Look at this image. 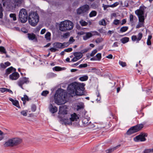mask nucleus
<instances>
[{
	"label": "nucleus",
	"instance_id": "obj_8",
	"mask_svg": "<svg viewBox=\"0 0 153 153\" xmlns=\"http://www.w3.org/2000/svg\"><path fill=\"white\" fill-rule=\"evenodd\" d=\"M147 134L146 133H141L139 135L136 136L134 138V141L137 142L140 140V141H144L146 140L145 137H146Z\"/></svg>",
	"mask_w": 153,
	"mask_h": 153
},
{
	"label": "nucleus",
	"instance_id": "obj_33",
	"mask_svg": "<svg viewBox=\"0 0 153 153\" xmlns=\"http://www.w3.org/2000/svg\"><path fill=\"white\" fill-rule=\"evenodd\" d=\"M5 134L0 130V141L2 140L4 137Z\"/></svg>",
	"mask_w": 153,
	"mask_h": 153
},
{
	"label": "nucleus",
	"instance_id": "obj_5",
	"mask_svg": "<svg viewBox=\"0 0 153 153\" xmlns=\"http://www.w3.org/2000/svg\"><path fill=\"white\" fill-rule=\"evenodd\" d=\"M22 139L17 137L12 138L9 139L4 144L5 147H13L17 146L21 144L22 142Z\"/></svg>",
	"mask_w": 153,
	"mask_h": 153
},
{
	"label": "nucleus",
	"instance_id": "obj_14",
	"mask_svg": "<svg viewBox=\"0 0 153 153\" xmlns=\"http://www.w3.org/2000/svg\"><path fill=\"white\" fill-rule=\"evenodd\" d=\"M135 12V13L138 16H144V9H138L136 10Z\"/></svg>",
	"mask_w": 153,
	"mask_h": 153
},
{
	"label": "nucleus",
	"instance_id": "obj_44",
	"mask_svg": "<svg viewBox=\"0 0 153 153\" xmlns=\"http://www.w3.org/2000/svg\"><path fill=\"white\" fill-rule=\"evenodd\" d=\"M134 17L133 15L130 14L129 16V19L130 21V22L133 23V22Z\"/></svg>",
	"mask_w": 153,
	"mask_h": 153
},
{
	"label": "nucleus",
	"instance_id": "obj_45",
	"mask_svg": "<svg viewBox=\"0 0 153 153\" xmlns=\"http://www.w3.org/2000/svg\"><path fill=\"white\" fill-rule=\"evenodd\" d=\"M22 100L23 101H25V100L29 101V98L26 95H24V97L22 98Z\"/></svg>",
	"mask_w": 153,
	"mask_h": 153
},
{
	"label": "nucleus",
	"instance_id": "obj_37",
	"mask_svg": "<svg viewBox=\"0 0 153 153\" xmlns=\"http://www.w3.org/2000/svg\"><path fill=\"white\" fill-rule=\"evenodd\" d=\"M69 45V43L68 42H65L63 43H62V48L68 47Z\"/></svg>",
	"mask_w": 153,
	"mask_h": 153
},
{
	"label": "nucleus",
	"instance_id": "obj_56",
	"mask_svg": "<svg viewBox=\"0 0 153 153\" xmlns=\"http://www.w3.org/2000/svg\"><path fill=\"white\" fill-rule=\"evenodd\" d=\"M103 41V39L102 38H97L96 40V42L97 43H98L101 42Z\"/></svg>",
	"mask_w": 153,
	"mask_h": 153
},
{
	"label": "nucleus",
	"instance_id": "obj_34",
	"mask_svg": "<svg viewBox=\"0 0 153 153\" xmlns=\"http://www.w3.org/2000/svg\"><path fill=\"white\" fill-rule=\"evenodd\" d=\"M144 23L139 22L138 23L136 26V28H139L140 27H143Z\"/></svg>",
	"mask_w": 153,
	"mask_h": 153
},
{
	"label": "nucleus",
	"instance_id": "obj_43",
	"mask_svg": "<svg viewBox=\"0 0 153 153\" xmlns=\"http://www.w3.org/2000/svg\"><path fill=\"white\" fill-rule=\"evenodd\" d=\"M49 93V92L48 91H43V92L41 93V95L44 96H46V95L48 94Z\"/></svg>",
	"mask_w": 153,
	"mask_h": 153
},
{
	"label": "nucleus",
	"instance_id": "obj_63",
	"mask_svg": "<svg viewBox=\"0 0 153 153\" xmlns=\"http://www.w3.org/2000/svg\"><path fill=\"white\" fill-rule=\"evenodd\" d=\"M69 36V33H67L64 34L63 35V37L67 38Z\"/></svg>",
	"mask_w": 153,
	"mask_h": 153
},
{
	"label": "nucleus",
	"instance_id": "obj_4",
	"mask_svg": "<svg viewBox=\"0 0 153 153\" xmlns=\"http://www.w3.org/2000/svg\"><path fill=\"white\" fill-rule=\"evenodd\" d=\"M39 21V16L35 12H31L28 16V22L29 24L32 26H35Z\"/></svg>",
	"mask_w": 153,
	"mask_h": 153
},
{
	"label": "nucleus",
	"instance_id": "obj_20",
	"mask_svg": "<svg viewBox=\"0 0 153 153\" xmlns=\"http://www.w3.org/2000/svg\"><path fill=\"white\" fill-rule=\"evenodd\" d=\"M13 69H14V71H16V69L13 68L12 67H11L7 69L6 70V73H5V74H6L7 75H8L12 72V71Z\"/></svg>",
	"mask_w": 153,
	"mask_h": 153
},
{
	"label": "nucleus",
	"instance_id": "obj_36",
	"mask_svg": "<svg viewBox=\"0 0 153 153\" xmlns=\"http://www.w3.org/2000/svg\"><path fill=\"white\" fill-rule=\"evenodd\" d=\"M99 24L100 25H102L103 26H105L106 25V23L104 19H102L99 22Z\"/></svg>",
	"mask_w": 153,
	"mask_h": 153
},
{
	"label": "nucleus",
	"instance_id": "obj_52",
	"mask_svg": "<svg viewBox=\"0 0 153 153\" xmlns=\"http://www.w3.org/2000/svg\"><path fill=\"white\" fill-rule=\"evenodd\" d=\"M97 52V50L96 49H95L90 54V56H93Z\"/></svg>",
	"mask_w": 153,
	"mask_h": 153
},
{
	"label": "nucleus",
	"instance_id": "obj_23",
	"mask_svg": "<svg viewBox=\"0 0 153 153\" xmlns=\"http://www.w3.org/2000/svg\"><path fill=\"white\" fill-rule=\"evenodd\" d=\"M28 38L30 40H33L36 39V35L35 34L32 33L28 34Z\"/></svg>",
	"mask_w": 153,
	"mask_h": 153
},
{
	"label": "nucleus",
	"instance_id": "obj_21",
	"mask_svg": "<svg viewBox=\"0 0 153 153\" xmlns=\"http://www.w3.org/2000/svg\"><path fill=\"white\" fill-rule=\"evenodd\" d=\"M136 133L133 128L131 127L127 131L126 134L128 135H131L132 134Z\"/></svg>",
	"mask_w": 153,
	"mask_h": 153
},
{
	"label": "nucleus",
	"instance_id": "obj_38",
	"mask_svg": "<svg viewBox=\"0 0 153 153\" xmlns=\"http://www.w3.org/2000/svg\"><path fill=\"white\" fill-rule=\"evenodd\" d=\"M13 104L14 105L16 106L18 108H20V106L19 105V102L18 101L16 100H15L14 102H13Z\"/></svg>",
	"mask_w": 153,
	"mask_h": 153
},
{
	"label": "nucleus",
	"instance_id": "obj_58",
	"mask_svg": "<svg viewBox=\"0 0 153 153\" xmlns=\"http://www.w3.org/2000/svg\"><path fill=\"white\" fill-rule=\"evenodd\" d=\"M102 5V7H103V9L104 10H105L108 7H110V5H105L103 4Z\"/></svg>",
	"mask_w": 153,
	"mask_h": 153
},
{
	"label": "nucleus",
	"instance_id": "obj_48",
	"mask_svg": "<svg viewBox=\"0 0 153 153\" xmlns=\"http://www.w3.org/2000/svg\"><path fill=\"white\" fill-rule=\"evenodd\" d=\"M50 51L52 52H55L56 51H58V50L56 49L55 47L51 48L50 49Z\"/></svg>",
	"mask_w": 153,
	"mask_h": 153
},
{
	"label": "nucleus",
	"instance_id": "obj_30",
	"mask_svg": "<svg viewBox=\"0 0 153 153\" xmlns=\"http://www.w3.org/2000/svg\"><path fill=\"white\" fill-rule=\"evenodd\" d=\"M10 18H12L13 21H16V15L14 13H11L10 15Z\"/></svg>",
	"mask_w": 153,
	"mask_h": 153
},
{
	"label": "nucleus",
	"instance_id": "obj_53",
	"mask_svg": "<svg viewBox=\"0 0 153 153\" xmlns=\"http://www.w3.org/2000/svg\"><path fill=\"white\" fill-rule=\"evenodd\" d=\"M119 63L123 67H124L126 65V62L121 61H119Z\"/></svg>",
	"mask_w": 153,
	"mask_h": 153
},
{
	"label": "nucleus",
	"instance_id": "obj_31",
	"mask_svg": "<svg viewBox=\"0 0 153 153\" xmlns=\"http://www.w3.org/2000/svg\"><path fill=\"white\" fill-rule=\"evenodd\" d=\"M23 0H14L17 6L20 5L22 3Z\"/></svg>",
	"mask_w": 153,
	"mask_h": 153
},
{
	"label": "nucleus",
	"instance_id": "obj_11",
	"mask_svg": "<svg viewBox=\"0 0 153 153\" xmlns=\"http://www.w3.org/2000/svg\"><path fill=\"white\" fill-rule=\"evenodd\" d=\"M67 107L65 105L60 106L59 107V114H67V111L66 110Z\"/></svg>",
	"mask_w": 153,
	"mask_h": 153
},
{
	"label": "nucleus",
	"instance_id": "obj_51",
	"mask_svg": "<svg viewBox=\"0 0 153 153\" xmlns=\"http://www.w3.org/2000/svg\"><path fill=\"white\" fill-rule=\"evenodd\" d=\"M74 41L75 39H73V37H71L69 39L68 42L70 44L72 43Z\"/></svg>",
	"mask_w": 153,
	"mask_h": 153
},
{
	"label": "nucleus",
	"instance_id": "obj_27",
	"mask_svg": "<svg viewBox=\"0 0 153 153\" xmlns=\"http://www.w3.org/2000/svg\"><path fill=\"white\" fill-rule=\"evenodd\" d=\"M128 29V27L127 26H124L122 27L120 29V31L121 32H125L127 31Z\"/></svg>",
	"mask_w": 153,
	"mask_h": 153
},
{
	"label": "nucleus",
	"instance_id": "obj_28",
	"mask_svg": "<svg viewBox=\"0 0 153 153\" xmlns=\"http://www.w3.org/2000/svg\"><path fill=\"white\" fill-rule=\"evenodd\" d=\"M152 38V36L151 35H149L148 36V38L147 44L148 45H151V39Z\"/></svg>",
	"mask_w": 153,
	"mask_h": 153
},
{
	"label": "nucleus",
	"instance_id": "obj_61",
	"mask_svg": "<svg viewBox=\"0 0 153 153\" xmlns=\"http://www.w3.org/2000/svg\"><path fill=\"white\" fill-rule=\"evenodd\" d=\"M118 4H119L118 2H116V3H114L113 4H112L111 5H110V7H114L116 6H117V5H118Z\"/></svg>",
	"mask_w": 153,
	"mask_h": 153
},
{
	"label": "nucleus",
	"instance_id": "obj_24",
	"mask_svg": "<svg viewBox=\"0 0 153 153\" xmlns=\"http://www.w3.org/2000/svg\"><path fill=\"white\" fill-rule=\"evenodd\" d=\"M51 34L49 32H47L45 35V38L47 40L50 41L51 40Z\"/></svg>",
	"mask_w": 153,
	"mask_h": 153
},
{
	"label": "nucleus",
	"instance_id": "obj_13",
	"mask_svg": "<svg viewBox=\"0 0 153 153\" xmlns=\"http://www.w3.org/2000/svg\"><path fill=\"white\" fill-rule=\"evenodd\" d=\"M19 76V74L17 72H15L10 75V78L13 80H16L18 79Z\"/></svg>",
	"mask_w": 153,
	"mask_h": 153
},
{
	"label": "nucleus",
	"instance_id": "obj_18",
	"mask_svg": "<svg viewBox=\"0 0 153 153\" xmlns=\"http://www.w3.org/2000/svg\"><path fill=\"white\" fill-rule=\"evenodd\" d=\"M74 55L78 59H80L82 56V54L80 52H75L74 53Z\"/></svg>",
	"mask_w": 153,
	"mask_h": 153
},
{
	"label": "nucleus",
	"instance_id": "obj_3",
	"mask_svg": "<svg viewBox=\"0 0 153 153\" xmlns=\"http://www.w3.org/2000/svg\"><path fill=\"white\" fill-rule=\"evenodd\" d=\"M74 27L73 22L69 20H65L61 22L59 25V30L62 32H66L72 30Z\"/></svg>",
	"mask_w": 153,
	"mask_h": 153
},
{
	"label": "nucleus",
	"instance_id": "obj_50",
	"mask_svg": "<svg viewBox=\"0 0 153 153\" xmlns=\"http://www.w3.org/2000/svg\"><path fill=\"white\" fill-rule=\"evenodd\" d=\"M120 22V20L116 19L114 20L113 24L115 25H119Z\"/></svg>",
	"mask_w": 153,
	"mask_h": 153
},
{
	"label": "nucleus",
	"instance_id": "obj_26",
	"mask_svg": "<svg viewBox=\"0 0 153 153\" xmlns=\"http://www.w3.org/2000/svg\"><path fill=\"white\" fill-rule=\"evenodd\" d=\"M139 22H142L144 23V16H138Z\"/></svg>",
	"mask_w": 153,
	"mask_h": 153
},
{
	"label": "nucleus",
	"instance_id": "obj_46",
	"mask_svg": "<svg viewBox=\"0 0 153 153\" xmlns=\"http://www.w3.org/2000/svg\"><path fill=\"white\" fill-rule=\"evenodd\" d=\"M27 111H26L23 110L20 113L21 114L23 115V116H26L27 115Z\"/></svg>",
	"mask_w": 153,
	"mask_h": 153
},
{
	"label": "nucleus",
	"instance_id": "obj_1",
	"mask_svg": "<svg viewBox=\"0 0 153 153\" xmlns=\"http://www.w3.org/2000/svg\"><path fill=\"white\" fill-rule=\"evenodd\" d=\"M85 85L83 83L74 82L70 84L68 87V91L70 94H74L78 96L84 94Z\"/></svg>",
	"mask_w": 153,
	"mask_h": 153
},
{
	"label": "nucleus",
	"instance_id": "obj_47",
	"mask_svg": "<svg viewBox=\"0 0 153 153\" xmlns=\"http://www.w3.org/2000/svg\"><path fill=\"white\" fill-rule=\"evenodd\" d=\"M143 152L144 153H149L150 152H152V149H146L144 150Z\"/></svg>",
	"mask_w": 153,
	"mask_h": 153
},
{
	"label": "nucleus",
	"instance_id": "obj_62",
	"mask_svg": "<svg viewBox=\"0 0 153 153\" xmlns=\"http://www.w3.org/2000/svg\"><path fill=\"white\" fill-rule=\"evenodd\" d=\"M7 88H0V91L2 93H4L7 91Z\"/></svg>",
	"mask_w": 153,
	"mask_h": 153
},
{
	"label": "nucleus",
	"instance_id": "obj_29",
	"mask_svg": "<svg viewBox=\"0 0 153 153\" xmlns=\"http://www.w3.org/2000/svg\"><path fill=\"white\" fill-rule=\"evenodd\" d=\"M121 40L123 43L124 44L129 41V38L128 37H125L122 39Z\"/></svg>",
	"mask_w": 153,
	"mask_h": 153
},
{
	"label": "nucleus",
	"instance_id": "obj_64",
	"mask_svg": "<svg viewBox=\"0 0 153 153\" xmlns=\"http://www.w3.org/2000/svg\"><path fill=\"white\" fill-rule=\"evenodd\" d=\"M79 59H78L76 58L75 56L71 60V62H76V61H77Z\"/></svg>",
	"mask_w": 153,
	"mask_h": 153
},
{
	"label": "nucleus",
	"instance_id": "obj_12",
	"mask_svg": "<svg viewBox=\"0 0 153 153\" xmlns=\"http://www.w3.org/2000/svg\"><path fill=\"white\" fill-rule=\"evenodd\" d=\"M143 127V125L142 124H140L133 126L132 128H133L135 131L136 132L141 130Z\"/></svg>",
	"mask_w": 153,
	"mask_h": 153
},
{
	"label": "nucleus",
	"instance_id": "obj_9",
	"mask_svg": "<svg viewBox=\"0 0 153 153\" xmlns=\"http://www.w3.org/2000/svg\"><path fill=\"white\" fill-rule=\"evenodd\" d=\"M29 82L28 78L25 77H24L20 79L18 82V85L20 86L22 89H23L22 85L24 83H27Z\"/></svg>",
	"mask_w": 153,
	"mask_h": 153
},
{
	"label": "nucleus",
	"instance_id": "obj_17",
	"mask_svg": "<svg viewBox=\"0 0 153 153\" xmlns=\"http://www.w3.org/2000/svg\"><path fill=\"white\" fill-rule=\"evenodd\" d=\"M71 117L70 118V119L72 121H76L77 119H78L79 117H78L76 113H74L73 114L71 115Z\"/></svg>",
	"mask_w": 153,
	"mask_h": 153
},
{
	"label": "nucleus",
	"instance_id": "obj_10",
	"mask_svg": "<svg viewBox=\"0 0 153 153\" xmlns=\"http://www.w3.org/2000/svg\"><path fill=\"white\" fill-rule=\"evenodd\" d=\"M143 36V34L141 33H140L137 35V37L135 35H133L131 37V39L133 41H136L137 42L142 39Z\"/></svg>",
	"mask_w": 153,
	"mask_h": 153
},
{
	"label": "nucleus",
	"instance_id": "obj_39",
	"mask_svg": "<svg viewBox=\"0 0 153 153\" xmlns=\"http://www.w3.org/2000/svg\"><path fill=\"white\" fill-rule=\"evenodd\" d=\"M3 8L1 4L0 3V18H2L3 17Z\"/></svg>",
	"mask_w": 153,
	"mask_h": 153
},
{
	"label": "nucleus",
	"instance_id": "obj_57",
	"mask_svg": "<svg viewBox=\"0 0 153 153\" xmlns=\"http://www.w3.org/2000/svg\"><path fill=\"white\" fill-rule=\"evenodd\" d=\"M0 66L1 68H2L3 69H5L7 67L5 64L3 63H1L0 64Z\"/></svg>",
	"mask_w": 153,
	"mask_h": 153
},
{
	"label": "nucleus",
	"instance_id": "obj_32",
	"mask_svg": "<svg viewBox=\"0 0 153 153\" xmlns=\"http://www.w3.org/2000/svg\"><path fill=\"white\" fill-rule=\"evenodd\" d=\"M88 79V76H85L79 78V79L81 81H85Z\"/></svg>",
	"mask_w": 153,
	"mask_h": 153
},
{
	"label": "nucleus",
	"instance_id": "obj_25",
	"mask_svg": "<svg viewBox=\"0 0 153 153\" xmlns=\"http://www.w3.org/2000/svg\"><path fill=\"white\" fill-rule=\"evenodd\" d=\"M97 14V12L95 10L92 11L89 14L90 17H92L96 16Z\"/></svg>",
	"mask_w": 153,
	"mask_h": 153
},
{
	"label": "nucleus",
	"instance_id": "obj_41",
	"mask_svg": "<svg viewBox=\"0 0 153 153\" xmlns=\"http://www.w3.org/2000/svg\"><path fill=\"white\" fill-rule=\"evenodd\" d=\"M53 70L56 71H59L62 70V68L58 66H56L53 68Z\"/></svg>",
	"mask_w": 153,
	"mask_h": 153
},
{
	"label": "nucleus",
	"instance_id": "obj_35",
	"mask_svg": "<svg viewBox=\"0 0 153 153\" xmlns=\"http://www.w3.org/2000/svg\"><path fill=\"white\" fill-rule=\"evenodd\" d=\"M80 23L82 26H86L88 24L87 22H85L83 20H82L80 22Z\"/></svg>",
	"mask_w": 153,
	"mask_h": 153
},
{
	"label": "nucleus",
	"instance_id": "obj_2",
	"mask_svg": "<svg viewBox=\"0 0 153 153\" xmlns=\"http://www.w3.org/2000/svg\"><path fill=\"white\" fill-rule=\"evenodd\" d=\"M66 95L64 90L62 89H59L56 91L54 96L55 102L58 105H62L66 102L65 100Z\"/></svg>",
	"mask_w": 153,
	"mask_h": 153
},
{
	"label": "nucleus",
	"instance_id": "obj_6",
	"mask_svg": "<svg viewBox=\"0 0 153 153\" xmlns=\"http://www.w3.org/2000/svg\"><path fill=\"white\" fill-rule=\"evenodd\" d=\"M19 17L20 21L22 23H25L27 21L28 14L25 9H22L20 11Z\"/></svg>",
	"mask_w": 153,
	"mask_h": 153
},
{
	"label": "nucleus",
	"instance_id": "obj_55",
	"mask_svg": "<svg viewBox=\"0 0 153 153\" xmlns=\"http://www.w3.org/2000/svg\"><path fill=\"white\" fill-rule=\"evenodd\" d=\"M36 109V106L35 105H33L31 106V110L32 111H35Z\"/></svg>",
	"mask_w": 153,
	"mask_h": 153
},
{
	"label": "nucleus",
	"instance_id": "obj_42",
	"mask_svg": "<svg viewBox=\"0 0 153 153\" xmlns=\"http://www.w3.org/2000/svg\"><path fill=\"white\" fill-rule=\"evenodd\" d=\"M72 121L70 119H67V120H64V122L67 124L70 125H71Z\"/></svg>",
	"mask_w": 153,
	"mask_h": 153
},
{
	"label": "nucleus",
	"instance_id": "obj_59",
	"mask_svg": "<svg viewBox=\"0 0 153 153\" xmlns=\"http://www.w3.org/2000/svg\"><path fill=\"white\" fill-rule=\"evenodd\" d=\"M72 50L71 48H68L64 50V51L66 52H70Z\"/></svg>",
	"mask_w": 153,
	"mask_h": 153
},
{
	"label": "nucleus",
	"instance_id": "obj_60",
	"mask_svg": "<svg viewBox=\"0 0 153 153\" xmlns=\"http://www.w3.org/2000/svg\"><path fill=\"white\" fill-rule=\"evenodd\" d=\"M97 98L96 99V100L97 102L100 101L101 98L100 95L99 93H98V94L97 95Z\"/></svg>",
	"mask_w": 153,
	"mask_h": 153
},
{
	"label": "nucleus",
	"instance_id": "obj_54",
	"mask_svg": "<svg viewBox=\"0 0 153 153\" xmlns=\"http://www.w3.org/2000/svg\"><path fill=\"white\" fill-rule=\"evenodd\" d=\"M88 66V65L87 64L85 63L84 64H80L79 66V68H85L87 67Z\"/></svg>",
	"mask_w": 153,
	"mask_h": 153
},
{
	"label": "nucleus",
	"instance_id": "obj_19",
	"mask_svg": "<svg viewBox=\"0 0 153 153\" xmlns=\"http://www.w3.org/2000/svg\"><path fill=\"white\" fill-rule=\"evenodd\" d=\"M53 47L57 49L62 48V43L59 42H55L53 44Z\"/></svg>",
	"mask_w": 153,
	"mask_h": 153
},
{
	"label": "nucleus",
	"instance_id": "obj_16",
	"mask_svg": "<svg viewBox=\"0 0 153 153\" xmlns=\"http://www.w3.org/2000/svg\"><path fill=\"white\" fill-rule=\"evenodd\" d=\"M49 109L50 111L52 113H54L57 111V108L56 107H53L52 104H50L49 106Z\"/></svg>",
	"mask_w": 153,
	"mask_h": 153
},
{
	"label": "nucleus",
	"instance_id": "obj_49",
	"mask_svg": "<svg viewBox=\"0 0 153 153\" xmlns=\"http://www.w3.org/2000/svg\"><path fill=\"white\" fill-rule=\"evenodd\" d=\"M96 56L98 60H100L101 58V54L100 53H98L96 55Z\"/></svg>",
	"mask_w": 153,
	"mask_h": 153
},
{
	"label": "nucleus",
	"instance_id": "obj_22",
	"mask_svg": "<svg viewBox=\"0 0 153 153\" xmlns=\"http://www.w3.org/2000/svg\"><path fill=\"white\" fill-rule=\"evenodd\" d=\"M92 36V34L90 33H87L85 36H83V39L84 40H86Z\"/></svg>",
	"mask_w": 153,
	"mask_h": 153
},
{
	"label": "nucleus",
	"instance_id": "obj_7",
	"mask_svg": "<svg viewBox=\"0 0 153 153\" xmlns=\"http://www.w3.org/2000/svg\"><path fill=\"white\" fill-rule=\"evenodd\" d=\"M89 6L87 4L83 5L77 10V14L78 15H84L88 13L90 9Z\"/></svg>",
	"mask_w": 153,
	"mask_h": 153
},
{
	"label": "nucleus",
	"instance_id": "obj_15",
	"mask_svg": "<svg viewBox=\"0 0 153 153\" xmlns=\"http://www.w3.org/2000/svg\"><path fill=\"white\" fill-rule=\"evenodd\" d=\"M120 144L115 147L107 149L105 150L106 153H111V152H113L114 150L117 149L118 147H120Z\"/></svg>",
	"mask_w": 153,
	"mask_h": 153
},
{
	"label": "nucleus",
	"instance_id": "obj_40",
	"mask_svg": "<svg viewBox=\"0 0 153 153\" xmlns=\"http://www.w3.org/2000/svg\"><path fill=\"white\" fill-rule=\"evenodd\" d=\"M0 51L6 54V53L5 49L4 47L2 46H0Z\"/></svg>",
	"mask_w": 153,
	"mask_h": 153
}]
</instances>
